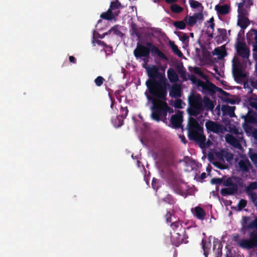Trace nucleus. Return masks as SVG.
<instances>
[{"label": "nucleus", "instance_id": "1", "mask_svg": "<svg viewBox=\"0 0 257 257\" xmlns=\"http://www.w3.org/2000/svg\"><path fill=\"white\" fill-rule=\"evenodd\" d=\"M147 70L149 79L146 81V85L153 96L170 87L165 75L159 71L157 66L153 65Z\"/></svg>", "mask_w": 257, "mask_h": 257}, {"label": "nucleus", "instance_id": "2", "mask_svg": "<svg viewBox=\"0 0 257 257\" xmlns=\"http://www.w3.org/2000/svg\"><path fill=\"white\" fill-rule=\"evenodd\" d=\"M249 220V216L243 217L241 221V231L245 233L246 230H253L248 231V238L242 239L237 243L240 247L248 250L257 247V217L247 224Z\"/></svg>", "mask_w": 257, "mask_h": 257}, {"label": "nucleus", "instance_id": "3", "mask_svg": "<svg viewBox=\"0 0 257 257\" xmlns=\"http://www.w3.org/2000/svg\"><path fill=\"white\" fill-rule=\"evenodd\" d=\"M188 136L190 140L194 141L201 149H206L210 147L211 142L206 141L205 136L203 134V128L197 120L190 117L187 124Z\"/></svg>", "mask_w": 257, "mask_h": 257}, {"label": "nucleus", "instance_id": "4", "mask_svg": "<svg viewBox=\"0 0 257 257\" xmlns=\"http://www.w3.org/2000/svg\"><path fill=\"white\" fill-rule=\"evenodd\" d=\"M151 117L152 120L156 121H162L167 124V117L163 99L162 98L154 99L152 101V105L151 107Z\"/></svg>", "mask_w": 257, "mask_h": 257}, {"label": "nucleus", "instance_id": "5", "mask_svg": "<svg viewBox=\"0 0 257 257\" xmlns=\"http://www.w3.org/2000/svg\"><path fill=\"white\" fill-rule=\"evenodd\" d=\"M188 112L191 116H197L204 110L202 99L200 94H193L189 99Z\"/></svg>", "mask_w": 257, "mask_h": 257}, {"label": "nucleus", "instance_id": "6", "mask_svg": "<svg viewBox=\"0 0 257 257\" xmlns=\"http://www.w3.org/2000/svg\"><path fill=\"white\" fill-rule=\"evenodd\" d=\"M232 74L235 81L237 83H240L246 76L245 73L243 72V65L241 63L239 58L234 56L232 60Z\"/></svg>", "mask_w": 257, "mask_h": 257}, {"label": "nucleus", "instance_id": "7", "mask_svg": "<svg viewBox=\"0 0 257 257\" xmlns=\"http://www.w3.org/2000/svg\"><path fill=\"white\" fill-rule=\"evenodd\" d=\"M223 184L224 186L227 187L221 189L220 193L222 196L232 195L237 192L238 185L233 182L232 178L229 177L223 181Z\"/></svg>", "mask_w": 257, "mask_h": 257}, {"label": "nucleus", "instance_id": "8", "mask_svg": "<svg viewBox=\"0 0 257 257\" xmlns=\"http://www.w3.org/2000/svg\"><path fill=\"white\" fill-rule=\"evenodd\" d=\"M205 125L208 133L212 132L217 134H223L227 130L226 128L222 124L211 120H207Z\"/></svg>", "mask_w": 257, "mask_h": 257}, {"label": "nucleus", "instance_id": "9", "mask_svg": "<svg viewBox=\"0 0 257 257\" xmlns=\"http://www.w3.org/2000/svg\"><path fill=\"white\" fill-rule=\"evenodd\" d=\"M247 42L252 46V56L254 59H257V30H252L246 34Z\"/></svg>", "mask_w": 257, "mask_h": 257}, {"label": "nucleus", "instance_id": "10", "mask_svg": "<svg viewBox=\"0 0 257 257\" xmlns=\"http://www.w3.org/2000/svg\"><path fill=\"white\" fill-rule=\"evenodd\" d=\"M171 242L175 246L178 247L181 244L187 243L188 238L186 233H181V231L178 232H171Z\"/></svg>", "mask_w": 257, "mask_h": 257}, {"label": "nucleus", "instance_id": "11", "mask_svg": "<svg viewBox=\"0 0 257 257\" xmlns=\"http://www.w3.org/2000/svg\"><path fill=\"white\" fill-rule=\"evenodd\" d=\"M183 112L180 110H177L175 114H173L170 118V123L168 124L173 128L177 129L182 128L183 121Z\"/></svg>", "mask_w": 257, "mask_h": 257}, {"label": "nucleus", "instance_id": "12", "mask_svg": "<svg viewBox=\"0 0 257 257\" xmlns=\"http://www.w3.org/2000/svg\"><path fill=\"white\" fill-rule=\"evenodd\" d=\"M236 50L238 56L241 57L244 60H248L250 50L246 46L245 43L237 41L236 46Z\"/></svg>", "mask_w": 257, "mask_h": 257}, {"label": "nucleus", "instance_id": "13", "mask_svg": "<svg viewBox=\"0 0 257 257\" xmlns=\"http://www.w3.org/2000/svg\"><path fill=\"white\" fill-rule=\"evenodd\" d=\"M198 85L202 88L203 93H208L210 96L215 94L214 88H216V85L211 81L206 80L204 82L202 80H198Z\"/></svg>", "mask_w": 257, "mask_h": 257}, {"label": "nucleus", "instance_id": "14", "mask_svg": "<svg viewBox=\"0 0 257 257\" xmlns=\"http://www.w3.org/2000/svg\"><path fill=\"white\" fill-rule=\"evenodd\" d=\"M150 50L149 48L144 45L138 43L136 48L134 50V56L137 58H142L143 57L150 56Z\"/></svg>", "mask_w": 257, "mask_h": 257}, {"label": "nucleus", "instance_id": "15", "mask_svg": "<svg viewBox=\"0 0 257 257\" xmlns=\"http://www.w3.org/2000/svg\"><path fill=\"white\" fill-rule=\"evenodd\" d=\"M121 110L122 112L124 111V113L117 115L115 118L112 119V122L116 127H118L123 125L124 119L125 118L128 114V110L127 107H121Z\"/></svg>", "mask_w": 257, "mask_h": 257}, {"label": "nucleus", "instance_id": "16", "mask_svg": "<svg viewBox=\"0 0 257 257\" xmlns=\"http://www.w3.org/2000/svg\"><path fill=\"white\" fill-rule=\"evenodd\" d=\"M167 90H165L162 92H160V93L156 94L154 95H153L154 97L157 98H162L163 99L164 103V106L165 108L166 113V116H167L168 113L169 114L172 113L174 112L173 109L171 107H170L168 103H167Z\"/></svg>", "mask_w": 257, "mask_h": 257}, {"label": "nucleus", "instance_id": "17", "mask_svg": "<svg viewBox=\"0 0 257 257\" xmlns=\"http://www.w3.org/2000/svg\"><path fill=\"white\" fill-rule=\"evenodd\" d=\"M203 19V16L202 14L198 13L194 14L192 16H186L184 19V21L188 26L192 27L196 23L198 20H202Z\"/></svg>", "mask_w": 257, "mask_h": 257}, {"label": "nucleus", "instance_id": "18", "mask_svg": "<svg viewBox=\"0 0 257 257\" xmlns=\"http://www.w3.org/2000/svg\"><path fill=\"white\" fill-rule=\"evenodd\" d=\"M238 166L240 170L244 173L249 172V170L252 168V165L247 158L241 159L238 162Z\"/></svg>", "mask_w": 257, "mask_h": 257}, {"label": "nucleus", "instance_id": "19", "mask_svg": "<svg viewBox=\"0 0 257 257\" xmlns=\"http://www.w3.org/2000/svg\"><path fill=\"white\" fill-rule=\"evenodd\" d=\"M256 121V116L255 114L248 113L244 117V122L243 127L245 130L250 129L251 127L248 123H254Z\"/></svg>", "mask_w": 257, "mask_h": 257}, {"label": "nucleus", "instance_id": "20", "mask_svg": "<svg viewBox=\"0 0 257 257\" xmlns=\"http://www.w3.org/2000/svg\"><path fill=\"white\" fill-rule=\"evenodd\" d=\"M118 12H112L108 9L106 12L102 13L100 15V17L103 20L111 21L114 20L115 17L118 16Z\"/></svg>", "mask_w": 257, "mask_h": 257}, {"label": "nucleus", "instance_id": "21", "mask_svg": "<svg viewBox=\"0 0 257 257\" xmlns=\"http://www.w3.org/2000/svg\"><path fill=\"white\" fill-rule=\"evenodd\" d=\"M169 95L171 97L177 98L181 96V86L178 84H174L170 90Z\"/></svg>", "mask_w": 257, "mask_h": 257}, {"label": "nucleus", "instance_id": "22", "mask_svg": "<svg viewBox=\"0 0 257 257\" xmlns=\"http://www.w3.org/2000/svg\"><path fill=\"white\" fill-rule=\"evenodd\" d=\"M225 140L227 143L236 149H240L241 147L239 141L232 135L227 134L225 136Z\"/></svg>", "mask_w": 257, "mask_h": 257}, {"label": "nucleus", "instance_id": "23", "mask_svg": "<svg viewBox=\"0 0 257 257\" xmlns=\"http://www.w3.org/2000/svg\"><path fill=\"white\" fill-rule=\"evenodd\" d=\"M212 55L217 56L219 59L224 58L227 55L225 47L224 46H222L220 47L215 48L212 51Z\"/></svg>", "mask_w": 257, "mask_h": 257}, {"label": "nucleus", "instance_id": "24", "mask_svg": "<svg viewBox=\"0 0 257 257\" xmlns=\"http://www.w3.org/2000/svg\"><path fill=\"white\" fill-rule=\"evenodd\" d=\"M215 10L217 13L221 15H224L228 14L230 11V6L228 5H217L215 7Z\"/></svg>", "mask_w": 257, "mask_h": 257}, {"label": "nucleus", "instance_id": "25", "mask_svg": "<svg viewBox=\"0 0 257 257\" xmlns=\"http://www.w3.org/2000/svg\"><path fill=\"white\" fill-rule=\"evenodd\" d=\"M194 215L197 219L203 220L205 217L206 213L201 207L196 206L194 208Z\"/></svg>", "mask_w": 257, "mask_h": 257}, {"label": "nucleus", "instance_id": "26", "mask_svg": "<svg viewBox=\"0 0 257 257\" xmlns=\"http://www.w3.org/2000/svg\"><path fill=\"white\" fill-rule=\"evenodd\" d=\"M171 227L173 230V232L185 233V228L183 227L182 223L180 221H174L171 224Z\"/></svg>", "mask_w": 257, "mask_h": 257}, {"label": "nucleus", "instance_id": "27", "mask_svg": "<svg viewBox=\"0 0 257 257\" xmlns=\"http://www.w3.org/2000/svg\"><path fill=\"white\" fill-rule=\"evenodd\" d=\"M201 244L203 250V254L205 257H208L211 245V242L210 241H207L205 238H203L202 240Z\"/></svg>", "mask_w": 257, "mask_h": 257}, {"label": "nucleus", "instance_id": "28", "mask_svg": "<svg viewBox=\"0 0 257 257\" xmlns=\"http://www.w3.org/2000/svg\"><path fill=\"white\" fill-rule=\"evenodd\" d=\"M150 50V53H151L153 56H155L157 55L165 61L168 60L167 57L156 46L152 50Z\"/></svg>", "mask_w": 257, "mask_h": 257}, {"label": "nucleus", "instance_id": "29", "mask_svg": "<svg viewBox=\"0 0 257 257\" xmlns=\"http://www.w3.org/2000/svg\"><path fill=\"white\" fill-rule=\"evenodd\" d=\"M168 77L172 82H176L179 80V76L176 71L172 68H169L167 70Z\"/></svg>", "mask_w": 257, "mask_h": 257}, {"label": "nucleus", "instance_id": "30", "mask_svg": "<svg viewBox=\"0 0 257 257\" xmlns=\"http://www.w3.org/2000/svg\"><path fill=\"white\" fill-rule=\"evenodd\" d=\"M123 6L118 0H112L110 2L109 9L112 12H118L120 13L119 9L122 8Z\"/></svg>", "mask_w": 257, "mask_h": 257}, {"label": "nucleus", "instance_id": "31", "mask_svg": "<svg viewBox=\"0 0 257 257\" xmlns=\"http://www.w3.org/2000/svg\"><path fill=\"white\" fill-rule=\"evenodd\" d=\"M222 245L220 242H214L213 250L215 253V257H221L222 256Z\"/></svg>", "mask_w": 257, "mask_h": 257}, {"label": "nucleus", "instance_id": "32", "mask_svg": "<svg viewBox=\"0 0 257 257\" xmlns=\"http://www.w3.org/2000/svg\"><path fill=\"white\" fill-rule=\"evenodd\" d=\"M237 25L241 29H245L249 25V20L246 17H238Z\"/></svg>", "mask_w": 257, "mask_h": 257}, {"label": "nucleus", "instance_id": "33", "mask_svg": "<svg viewBox=\"0 0 257 257\" xmlns=\"http://www.w3.org/2000/svg\"><path fill=\"white\" fill-rule=\"evenodd\" d=\"M130 33L132 35H135L139 40L140 39L141 34L138 28L137 25L133 22L131 25Z\"/></svg>", "mask_w": 257, "mask_h": 257}, {"label": "nucleus", "instance_id": "34", "mask_svg": "<svg viewBox=\"0 0 257 257\" xmlns=\"http://www.w3.org/2000/svg\"><path fill=\"white\" fill-rule=\"evenodd\" d=\"M204 107L207 110H212L214 107L213 101L208 97H204Z\"/></svg>", "mask_w": 257, "mask_h": 257}, {"label": "nucleus", "instance_id": "35", "mask_svg": "<svg viewBox=\"0 0 257 257\" xmlns=\"http://www.w3.org/2000/svg\"><path fill=\"white\" fill-rule=\"evenodd\" d=\"M169 46L172 50V51L179 57L183 56V54L181 51L178 49V46L175 44L174 42L170 41Z\"/></svg>", "mask_w": 257, "mask_h": 257}, {"label": "nucleus", "instance_id": "36", "mask_svg": "<svg viewBox=\"0 0 257 257\" xmlns=\"http://www.w3.org/2000/svg\"><path fill=\"white\" fill-rule=\"evenodd\" d=\"M178 72L180 74V77L184 81H186L188 80L187 78L186 71L183 66H181V67L178 68Z\"/></svg>", "mask_w": 257, "mask_h": 257}, {"label": "nucleus", "instance_id": "37", "mask_svg": "<svg viewBox=\"0 0 257 257\" xmlns=\"http://www.w3.org/2000/svg\"><path fill=\"white\" fill-rule=\"evenodd\" d=\"M186 22L183 21H175L173 23L174 26L180 30H183L186 28Z\"/></svg>", "mask_w": 257, "mask_h": 257}, {"label": "nucleus", "instance_id": "38", "mask_svg": "<svg viewBox=\"0 0 257 257\" xmlns=\"http://www.w3.org/2000/svg\"><path fill=\"white\" fill-rule=\"evenodd\" d=\"M163 200L170 205H174L176 202L175 199L170 194H168Z\"/></svg>", "mask_w": 257, "mask_h": 257}, {"label": "nucleus", "instance_id": "39", "mask_svg": "<svg viewBox=\"0 0 257 257\" xmlns=\"http://www.w3.org/2000/svg\"><path fill=\"white\" fill-rule=\"evenodd\" d=\"M183 10L182 7L176 4H173L171 6V11L174 13H180Z\"/></svg>", "mask_w": 257, "mask_h": 257}, {"label": "nucleus", "instance_id": "40", "mask_svg": "<svg viewBox=\"0 0 257 257\" xmlns=\"http://www.w3.org/2000/svg\"><path fill=\"white\" fill-rule=\"evenodd\" d=\"M248 104L249 105L257 110V98H254V97H250L248 98Z\"/></svg>", "mask_w": 257, "mask_h": 257}, {"label": "nucleus", "instance_id": "41", "mask_svg": "<svg viewBox=\"0 0 257 257\" xmlns=\"http://www.w3.org/2000/svg\"><path fill=\"white\" fill-rule=\"evenodd\" d=\"M247 205V201L245 199H241L239 200L237 204V211H241Z\"/></svg>", "mask_w": 257, "mask_h": 257}, {"label": "nucleus", "instance_id": "42", "mask_svg": "<svg viewBox=\"0 0 257 257\" xmlns=\"http://www.w3.org/2000/svg\"><path fill=\"white\" fill-rule=\"evenodd\" d=\"M235 106H227L226 109V112L230 117L235 116L234 113Z\"/></svg>", "mask_w": 257, "mask_h": 257}, {"label": "nucleus", "instance_id": "43", "mask_svg": "<svg viewBox=\"0 0 257 257\" xmlns=\"http://www.w3.org/2000/svg\"><path fill=\"white\" fill-rule=\"evenodd\" d=\"M190 7L193 9H196L202 6V4L195 0H189Z\"/></svg>", "mask_w": 257, "mask_h": 257}, {"label": "nucleus", "instance_id": "44", "mask_svg": "<svg viewBox=\"0 0 257 257\" xmlns=\"http://www.w3.org/2000/svg\"><path fill=\"white\" fill-rule=\"evenodd\" d=\"M226 257H244L242 254L238 252L232 253L230 250H227L226 253Z\"/></svg>", "mask_w": 257, "mask_h": 257}, {"label": "nucleus", "instance_id": "45", "mask_svg": "<svg viewBox=\"0 0 257 257\" xmlns=\"http://www.w3.org/2000/svg\"><path fill=\"white\" fill-rule=\"evenodd\" d=\"M105 79L103 77L99 76L95 79L94 82L96 86L99 87L102 85Z\"/></svg>", "mask_w": 257, "mask_h": 257}, {"label": "nucleus", "instance_id": "46", "mask_svg": "<svg viewBox=\"0 0 257 257\" xmlns=\"http://www.w3.org/2000/svg\"><path fill=\"white\" fill-rule=\"evenodd\" d=\"M185 103L180 99H177L175 101L174 107L176 108H183Z\"/></svg>", "mask_w": 257, "mask_h": 257}, {"label": "nucleus", "instance_id": "47", "mask_svg": "<svg viewBox=\"0 0 257 257\" xmlns=\"http://www.w3.org/2000/svg\"><path fill=\"white\" fill-rule=\"evenodd\" d=\"M248 195L249 196L250 199L251 201L255 204L257 202V194L254 192L251 191L250 192H248Z\"/></svg>", "mask_w": 257, "mask_h": 257}, {"label": "nucleus", "instance_id": "48", "mask_svg": "<svg viewBox=\"0 0 257 257\" xmlns=\"http://www.w3.org/2000/svg\"><path fill=\"white\" fill-rule=\"evenodd\" d=\"M173 216V213L171 212V210H168L167 211V213L165 215V218L166 219V221L167 223H171L172 221V216Z\"/></svg>", "mask_w": 257, "mask_h": 257}, {"label": "nucleus", "instance_id": "49", "mask_svg": "<svg viewBox=\"0 0 257 257\" xmlns=\"http://www.w3.org/2000/svg\"><path fill=\"white\" fill-rule=\"evenodd\" d=\"M215 91V94L216 92H219L221 94H222L223 96L227 97L229 95V94L227 93V92L224 91L221 88L218 87L216 86V88H214Z\"/></svg>", "mask_w": 257, "mask_h": 257}, {"label": "nucleus", "instance_id": "50", "mask_svg": "<svg viewBox=\"0 0 257 257\" xmlns=\"http://www.w3.org/2000/svg\"><path fill=\"white\" fill-rule=\"evenodd\" d=\"M257 189V182H251L247 186L246 188V190L247 192L250 190H255Z\"/></svg>", "mask_w": 257, "mask_h": 257}, {"label": "nucleus", "instance_id": "51", "mask_svg": "<svg viewBox=\"0 0 257 257\" xmlns=\"http://www.w3.org/2000/svg\"><path fill=\"white\" fill-rule=\"evenodd\" d=\"M223 183V179L220 178H213L211 180V183L214 185L221 184Z\"/></svg>", "mask_w": 257, "mask_h": 257}, {"label": "nucleus", "instance_id": "52", "mask_svg": "<svg viewBox=\"0 0 257 257\" xmlns=\"http://www.w3.org/2000/svg\"><path fill=\"white\" fill-rule=\"evenodd\" d=\"M152 186L154 189L156 190L159 188L158 180L157 179L155 178L153 179L152 181Z\"/></svg>", "mask_w": 257, "mask_h": 257}, {"label": "nucleus", "instance_id": "53", "mask_svg": "<svg viewBox=\"0 0 257 257\" xmlns=\"http://www.w3.org/2000/svg\"><path fill=\"white\" fill-rule=\"evenodd\" d=\"M250 84L251 86L254 88H257V80L255 79V78L250 77Z\"/></svg>", "mask_w": 257, "mask_h": 257}, {"label": "nucleus", "instance_id": "54", "mask_svg": "<svg viewBox=\"0 0 257 257\" xmlns=\"http://www.w3.org/2000/svg\"><path fill=\"white\" fill-rule=\"evenodd\" d=\"M237 12L238 13V17L241 16L245 17L246 11L244 8L238 9Z\"/></svg>", "mask_w": 257, "mask_h": 257}, {"label": "nucleus", "instance_id": "55", "mask_svg": "<svg viewBox=\"0 0 257 257\" xmlns=\"http://www.w3.org/2000/svg\"><path fill=\"white\" fill-rule=\"evenodd\" d=\"M250 158L254 165L257 166V154L253 153L250 155Z\"/></svg>", "mask_w": 257, "mask_h": 257}, {"label": "nucleus", "instance_id": "56", "mask_svg": "<svg viewBox=\"0 0 257 257\" xmlns=\"http://www.w3.org/2000/svg\"><path fill=\"white\" fill-rule=\"evenodd\" d=\"M194 72L200 76H203V73L199 67H195L194 68Z\"/></svg>", "mask_w": 257, "mask_h": 257}, {"label": "nucleus", "instance_id": "57", "mask_svg": "<svg viewBox=\"0 0 257 257\" xmlns=\"http://www.w3.org/2000/svg\"><path fill=\"white\" fill-rule=\"evenodd\" d=\"M188 78L193 83H198V81L199 80L193 74L188 75Z\"/></svg>", "mask_w": 257, "mask_h": 257}, {"label": "nucleus", "instance_id": "58", "mask_svg": "<svg viewBox=\"0 0 257 257\" xmlns=\"http://www.w3.org/2000/svg\"><path fill=\"white\" fill-rule=\"evenodd\" d=\"M243 85H244V88L247 87V88H248L250 89L249 91H248V93L252 92V90L251 88H250L251 85L250 84V79H247L246 81H245L244 82Z\"/></svg>", "mask_w": 257, "mask_h": 257}, {"label": "nucleus", "instance_id": "59", "mask_svg": "<svg viewBox=\"0 0 257 257\" xmlns=\"http://www.w3.org/2000/svg\"><path fill=\"white\" fill-rule=\"evenodd\" d=\"M95 42L98 45L103 46L104 48H107L108 45L103 41L99 40H95Z\"/></svg>", "mask_w": 257, "mask_h": 257}, {"label": "nucleus", "instance_id": "60", "mask_svg": "<svg viewBox=\"0 0 257 257\" xmlns=\"http://www.w3.org/2000/svg\"><path fill=\"white\" fill-rule=\"evenodd\" d=\"M111 30H112V32H113V34H115V35H119V34L121 33L120 31H119L117 29V28L116 26H114L112 27L111 28Z\"/></svg>", "mask_w": 257, "mask_h": 257}, {"label": "nucleus", "instance_id": "61", "mask_svg": "<svg viewBox=\"0 0 257 257\" xmlns=\"http://www.w3.org/2000/svg\"><path fill=\"white\" fill-rule=\"evenodd\" d=\"M180 39L183 42L188 41L189 40V37L186 34H183Z\"/></svg>", "mask_w": 257, "mask_h": 257}, {"label": "nucleus", "instance_id": "62", "mask_svg": "<svg viewBox=\"0 0 257 257\" xmlns=\"http://www.w3.org/2000/svg\"><path fill=\"white\" fill-rule=\"evenodd\" d=\"M142 58H143V61L144 62V63L143 64V67H145V65H146L147 64V63H148V62H149L150 56H148L147 57V56L146 57H143Z\"/></svg>", "mask_w": 257, "mask_h": 257}, {"label": "nucleus", "instance_id": "63", "mask_svg": "<svg viewBox=\"0 0 257 257\" xmlns=\"http://www.w3.org/2000/svg\"><path fill=\"white\" fill-rule=\"evenodd\" d=\"M145 46H146V47L149 48V50H152L155 46V45H154L151 42H147L146 43Z\"/></svg>", "mask_w": 257, "mask_h": 257}, {"label": "nucleus", "instance_id": "64", "mask_svg": "<svg viewBox=\"0 0 257 257\" xmlns=\"http://www.w3.org/2000/svg\"><path fill=\"white\" fill-rule=\"evenodd\" d=\"M154 36V34L152 32H148L145 34V37L147 38H151Z\"/></svg>", "mask_w": 257, "mask_h": 257}]
</instances>
